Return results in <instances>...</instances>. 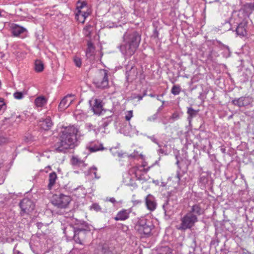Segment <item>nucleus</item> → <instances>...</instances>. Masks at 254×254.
<instances>
[{"mask_svg":"<svg viewBox=\"0 0 254 254\" xmlns=\"http://www.w3.org/2000/svg\"><path fill=\"white\" fill-rule=\"evenodd\" d=\"M78 128L74 126L63 127L60 132L59 140L55 145V149L59 152L65 153L68 149L77 145L80 136Z\"/></svg>","mask_w":254,"mask_h":254,"instance_id":"obj_1","label":"nucleus"},{"mask_svg":"<svg viewBox=\"0 0 254 254\" xmlns=\"http://www.w3.org/2000/svg\"><path fill=\"white\" fill-rule=\"evenodd\" d=\"M141 37L136 31H127L123 36V42L120 46L122 53L130 57L136 52L140 44Z\"/></svg>","mask_w":254,"mask_h":254,"instance_id":"obj_2","label":"nucleus"},{"mask_svg":"<svg viewBox=\"0 0 254 254\" xmlns=\"http://www.w3.org/2000/svg\"><path fill=\"white\" fill-rule=\"evenodd\" d=\"M198 218L188 212L180 218L181 223L176 226L177 230L185 231L190 229L198 222Z\"/></svg>","mask_w":254,"mask_h":254,"instance_id":"obj_3","label":"nucleus"},{"mask_svg":"<svg viewBox=\"0 0 254 254\" xmlns=\"http://www.w3.org/2000/svg\"><path fill=\"white\" fill-rule=\"evenodd\" d=\"M153 228L152 222L144 218L139 219L134 226V229L139 234L144 236L150 235Z\"/></svg>","mask_w":254,"mask_h":254,"instance_id":"obj_4","label":"nucleus"},{"mask_svg":"<svg viewBox=\"0 0 254 254\" xmlns=\"http://www.w3.org/2000/svg\"><path fill=\"white\" fill-rule=\"evenodd\" d=\"M76 9L75 18L79 22L83 23L90 13L87 2L84 0H79L76 3Z\"/></svg>","mask_w":254,"mask_h":254,"instance_id":"obj_5","label":"nucleus"},{"mask_svg":"<svg viewBox=\"0 0 254 254\" xmlns=\"http://www.w3.org/2000/svg\"><path fill=\"white\" fill-rule=\"evenodd\" d=\"M109 71L106 69H101L96 75L93 83L98 88L105 89L109 86Z\"/></svg>","mask_w":254,"mask_h":254,"instance_id":"obj_6","label":"nucleus"},{"mask_svg":"<svg viewBox=\"0 0 254 254\" xmlns=\"http://www.w3.org/2000/svg\"><path fill=\"white\" fill-rule=\"evenodd\" d=\"M71 200V197L63 193L56 194L53 195L51 199L52 203L60 208H65Z\"/></svg>","mask_w":254,"mask_h":254,"instance_id":"obj_7","label":"nucleus"},{"mask_svg":"<svg viewBox=\"0 0 254 254\" xmlns=\"http://www.w3.org/2000/svg\"><path fill=\"white\" fill-rule=\"evenodd\" d=\"M253 102L254 100L252 97L245 96L233 99L231 101V103L233 105L239 108H249L253 106Z\"/></svg>","mask_w":254,"mask_h":254,"instance_id":"obj_8","label":"nucleus"},{"mask_svg":"<svg viewBox=\"0 0 254 254\" xmlns=\"http://www.w3.org/2000/svg\"><path fill=\"white\" fill-rule=\"evenodd\" d=\"M19 205L21 209L20 214L22 216L29 214L34 210L35 207V204L33 202L27 198H24L21 200Z\"/></svg>","mask_w":254,"mask_h":254,"instance_id":"obj_9","label":"nucleus"},{"mask_svg":"<svg viewBox=\"0 0 254 254\" xmlns=\"http://www.w3.org/2000/svg\"><path fill=\"white\" fill-rule=\"evenodd\" d=\"M144 166V165H142L135 166L132 168L131 171L134 174L137 180L142 181L148 180L146 174L150 167L145 168Z\"/></svg>","mask_w":254,"mask_h":254,"instance_id":"obj_10","label":"nucleus"},{"mask_svg":"<svg viewBox=\"0 0 254 254\" xmlns=\"http://www.w3.org/2000/svg\"><path fill=\"white\" fill-rule=\"evenodd\" d=\"M89 227L85 224L83 227H76L74 229L73 239L76 243L82 245V241L84 239L87 232L89 231Z\"/></svg>","mask_w":254,"mask_h":254,"instance_id":"obj_11","label":"nucleus"},{"mask_svg":"<svg viewBox=\"0 0 254 254\" xmlns=\"http://www.w3.org/2000/svg\"><path fill=\"white\" fill-rule=\"evenodd\" d=\"M89 103L91 110L94 114L100 115L103 110V103L102 100L97 98H92Z\"/></svg>","mask_w":254,"mask_h":254,"instance_id":"obj_12","label":"nucleus"},{"mask_svg":"<svg viewBox=\"0 0 254 254\" xmlns=\"http://www.w3.org/2000/svg\"><path fill=\"white\" fill-rule=\"evenodd\" d=\"M138 74L137 68L133 65L128 64L126 66V79L128 82L136 79Z\"/></svg>","mask_w":254,"mask_h":254,"instance_id":"obj_13","label":"nucleus"},{"mask_svg":"<svg viewBox=\"0 0 254 254\" xmlns=\"http://www.w3.org/2000/svg\"><path fill=\"white\" fill-rule=\"evenodd\" d=\"M74 96L72 94H68L63 98L59 105V109L64 111L66 109L73 101Z\"/></svg>","mask_w":254,"mask_h":254,"instance_id":"obj_14","label":"nucleus"},{"mask_svg":"<svg viewBox=\"0 0 254 254\" xmlns=\"http://www.w3.org/2000/svg\"><path fill=\"white\" fill-rule=\"evenodd\" d=\"M163 208L165 215L170 217L175 212L174 202L173 200L168 198L166 202L163 204Z\"/></svg>","mask_w":254,"mask_h":254,"instance_id":"obj_15","label":"nucleus"},{"mask_svg":"<svg viewBox=\"0 0 254 254\" xmlns=\"http://www.w3.org/2000/svg\"><path fill=\"white\" fill-rule=\"evenodd\" d=\"M145 203L147 208L150 211H153L156 208L157 203L155 198L151 194H149L146 197Z\"/></svg>","mask_w":254,"mask_h":254,"instance_id":"obj_16","label":"nucleus"},{"mask_svg":"<svg viewBox=\"0 0 254 254\" xmlns=\"http://www.w3.org/2000/svg\"><path fill=\"white\" fill-rule=\"evenodd\" d=\"M53 125V123L50 117H47L45 119L40 120L39 122V126L45 130L50 129Z\"/></svg>","mask_w":254,"mask_h":254,"instance_id":"obj_17","label":"nucleus"},{"mask_svg":"<svg viewBox=\"0 0 254 254\" xmlns=\"http://www.w3.org/2000/svg\"><path fill=\"white\" fill-rule=\"evenodd\" d=\"M98 250V254H115L114 248L110 247L107 244L99 246Z\"/></svg>","mask_w":254,"mask_h":254,"instance_id":"obj_18","label":"nucleus"},{"mask_svg":"<svg viewBox=\"0 0 254 254\" xmlns=\"http://www.w3.org/2000/svg\"><path fill=\"white\" fill-rule=\"evenodd\" d=\"M130 213L129 209H123L117 213L114 219L116 221H125L129 218Z\"/></svg>","mask_w":254,"mask_h":254,"instance_id":"obj_19","label":"nucleus"},{"mask_svg":"<svg viewBox=\"0 0 254 254\" xmlns=\"http://www.w3.org/2000/svg\"><path fill=\"white\" fill-rule=\"evenodd\" d=\"M188 212L192 214L193 215H194L198 218V216L203 214L204 210L199 204H195L190 207V209Z\"/></svg>","mask_w":254,"mask_h":254,"instance_id":"obj_20","label":"nucleus"},{"mask_svg":"<svg viewBox=\"0 0 254 254\" xmlns=\"http://www.w3.org/2000/svg\"><path fill=\"white\" fill-rule=\"evenodd\" d=\"M247 24L246 22H241L237 26L236 32L237 35L245 36L247 35Z\"/></svg>","mask_w":254,"mask_h":254,"instance_id":"obj_21","label":"nucleus"},{"mask_svg":"<svg viewBox=\"0 0 254 254\" xmlns=\"http://www.w3.org/2000/svg\"><path fill=\"white\" fill-rule=\"evenodd\" d=\"M26 32L25 28L17 25H15L12 28V33L14 36H21V35Z\"/></svg>","mask_w":254,"mask_h":254,"instance_id":"obj_22","label":"nucleus"},{"mask_svg":"<svg viewBox=\"0 0 254 254\" xmlns=\"http://www.w3.org/2000/svg\"><path fill=\"white\" fill-rule=\"evenodd\" d=\"M95 47L91 41H88L87 49L86 51V56L87 58H89L94 55L95 52Z\"/></svg>","mask_w":254,"mask_h":254,"instance_id":"obj_23","label":"nucleus"},{"mask_svg":"<svg viewBox=\"0 0 254 254\" xmlns=\"http://www.w3.org/2000/svg\"><path fill=\"white\" fill-rule=\"evenodd\" d=\"M57 179V174L55 172L50 173L49 175V184L48 185V188L51 190L56 183Z\"/></svg>","mask_w":254,"mask_h":254,"instance_id":"obj_24","label":"nucleus"},{"mask_svg":"<svg viewBox=\"0 0 254 254\" xmlns=\"http://www.w3.org/2000/svg\"><path fill=\"white\" fill-rule=\"evenodd\" d=\"M199 110H194L192 107H189L187 108V114H188V120L190 123L192 118L195 117L198 114Z\"/></svg>","mask_w":254,"mask_h":254,"instance_id":"obj_25","label":"nucleus"},{"mask_svg":"<svg viewBox=\"0 0 254 254\" xmlns=\"http://www.w3.org/2000/svg\"><path fill=\"white\" fill-rule=\"evenodd\" d=\"M47 102V99L44 96H39L37 97L34 101L35 105L38 107H42Z\"/></svg>","mask_w":254,"mask_h":254,"instance_id":"obj_26","label":"nucleus"},{"mask_svg":"<svg viewBox=\"0 0 254 254\" xmlns=\"http://www.w3.org/2000/svg\"><path fill=\"white\" fill-rule=\"evenodd\" d=\"M93 30V27L90 24L86 25L83 29V33L86 37L90 38Z\"/></svg>","mask_w":254,"mask_h":254,"instance_id":"obj_27","label":"nucleus"},{"mask_svg":"<svg viewBox=\"0 0 254 254\" xmlns=\"http://www.w3.org/2000/svg\"><path fill=\"white\" fill-rule=\"evenodd\" d=\"M104 149H105V148L103 147V144L101 143H97L91 145L89 147V150L92 152L103 150Z\"/></svg>","mask_w":254,"mask_h":254,"instance_id":"obj_28","label":"nucleus"},{"mask_svg":"<svg viewBox=\"0 0 254 254\" xmlns=\"http://www.w3.org/2000/svg\"><path fill=\"white\" fill-rule=\"evenodd\" d=\"M157 254H173V253L171 249L168 246H165L159 248Z\"/></svg>","mask_w":254,"mask_h":254,"instance_id":"obj_29","label":"nucleus"},{"mask_svg":"<svg viewBox=\"0 0 254 254\" xmlns=\"http://www.w3.org/2000/svg\"><path fill=\"white\" fill-rule=\"evenodd\" d=\"M44 69L43 63L39 60H37L35 62V69L37 72H41Z\"/></svg>","mask_w":254,"mask_h":254,"instance_id":"obj_30","label":"nucleus"},{"mask_svg":"<svg viewBox=\"0 0 254 254\" xmlns=\"http://www.w3.org/2000/svg\"><path fill=\"white\" fill-rule=\"evenodd\" d=\"M181 92V87L179 85H174L171 89V93L174 95H179Z\"/></svg>","mask_w":254,"mask_h":254,"instance_id":"obj_31","label":"nucleus"},{"mask_svg":"<svg viewBox=\"0 0 254 254\" xmlns=\"http://www.w3.org/2000/svg\"><path fill=\"white\" fill-rule=\"evenodd\" d=\"M6 108V105L4 101V99L0 98V115L2 114Z\"/></svg>","mask_w":254,"mask_h":254,"instance_id":"obj_32","label":"nucleus"},{"mask_svg":"<svg viewBox=\"0 0 254 254\" xmlns=\"http://www.w3.org/2000/svg\"><path fill=\"white\" fill-rule=\"evenodd\" d=\"M112 121L111 117H108L103 119L102 127L105 128Z\"/></svg>","mask_w":254,"mask_h":254,"instance_id":"obj_33","label":"nucleus"},{"mask_svg":"<svg viewBox=\"0 0 254 254\" xmlns=\"http://www.w3.org/2000/svg\"><path fill=\"white\" fill-rule=\"evenodd\" d=\"M90 209H93L96 212H101L102 211V208L99 205V204L97 203H94L92 204V205L91 206Z\"/></svg>","mask_w":254,"mask_h":254,"instance_id":"obj_34","label":"nucleus"},{"mask_svg":"<svg viewBox=\"0 0 254 254\" xmlns=\"http://www.w3.org/2000/svg\"><path fill=\"white\" fill-rule=\"evenodd\" d=\"M73 62L75 65L78 67H80L82 64L81 60L80 58L75 56L73 59Z\"/></svg>","mask_w":254,"mask_h":254,"instance_id":"obj_35","label":"nucleus"},{"mask_svg":"<svg viewBox=\"0 0 254 254\" xmlns=\"http://www.w3.org/2000/svg\"><path fill=\"white\" fill-rule=\"evenodd\" d=\"M180 117L179 113L177 112H175L172 115L170 119L173 120V121H175L179 119Z\"/></svg>","mask_w":254,"mask_h":254,"instance_id":"obj_36","label":"nucleus"},{"mask_svg":"<svg viewBox=\"0 0 254 254\" xmlns=\"http://www.w3.org/2000/svg\"><path fill=\"white\" fill-rule=\"evenodd\" d=\"M13 96L16 99H21L23 97V94L22 92H16L13 94Z\"/></svg>","mask_w":254,"mask_h":254,"instance_id":"obj_37","label":"nucleus"},{"mask_svg":"<svg viewBox=\"0 0 254 254\" xmlns=\"http://www.w3.org/2000/svg\"><path fill=\"white\" fill-rule=\"evenodd\" d=\"M8 141L7 137L4 136L2 133H0V144H3Z\"/></svg>","mask_w":254,"mask_h":254,"instance_id":"obj_38","label":"nucleus"},{"mask_svg":"<svg viewBox=\"0 0 254 254\" xmlns=\"http://www.w3.org/2000/svg\"><path fill=\"white\" fill-rule=\"evenodd\" d=\"M132 116H133L132 111H131V110L128 111L126 113L125 119L127 121H129L131 119V118L132 117Z\"/></svg>","mask_w":254,"mask_h":254,"instance_id":"obj_39","label":"nucleus"},{"mask_svg":"<svg viewBox=\"0 0 254 254\" xmlns=\"http://www.w3.org/2000/svg\"><path fill=\"white\" fill-rule=\"evenodd\" d=\"M147 91L146 90L144 91L142 95H137L133 97V98H137L138 99V101H140L142 99L143 97L145 96L147 94Z\"/></svg>","mask_w":254,"mask_h":254,"instance_id":"obj_40","label":"nucleus"},{"mask_svg":"<svg viewBox=\"0 0 254 254\" xmlns=\"http://www.w3.org/2000/svg\"><path fill=\"white\" fill-rule=\"evenodd\" d=\"M149 138L152 141H153L155 143L157 144L159 147H161V145L159 144V143L157 141V139L156 138H155V137L154 136H150V137H149Z\"/></svg>","mask_w":254,"mask_h":254,"instance_id":"obj_41","label":"nucleus"},{"mask_svg":"<svg viewBox=\"0 0 254 254\" xmlns=\"http://www.w3.org/2000/svg\"><path fill=\"white\" fill-rule=\"evenodd\" d=\"M93 170L95 171V172H93L94 176H95V178L96 179H99L100 178V177L97 176V172H96L97 170V168L95 166L92 167L90 168V171H92Z\"/></svg>","mask_w":254,"mask_h":254,"instance_id":"obj_42","label":"nucleus"},{"mask_svg":"<svg viewBox=\"0 0 254 254\" xmlns=\"http://www.w3.org/2000/svg\"><path fill=\"white\" fill-rule=\"evenodd\" d=\"M137 155L138 152L137 151H134V152H133L132 153L128 155V157L131 158H135L137 156Z\"/></svg>","mask_w":254,"mask_h":254,"instance_id":"obj_43","label":"nucleus"},{"mask_svg":"<svg viewBox=\"0 0 254 254\" xmlns=\"http://www.w3.org/2000/svg\"><path fill=\"white\" fill-rule=\"evenodd\" d=\"M157 114H154L152 116L149 117L148 118V121H153L157 119Z\"/></svg>","mask_w":254,"mask_h":254,"instance_id":"obj_44","label":"nucleus"},{"mask_svg":"<svg viewBox=\"0 0 254 254\" xmlns=\"http://www.w3.org/2000/svg\"><path fill=\"white\" fill-rule=\"evenodd\" d=\"M158 153L162 155H167V151L164 150L163 149L160 148L158 150Z\"/></svg>","mask_w":254,"mask_h":254,"instance_id":"obj_45","label":"nucleus"},{"mask_svg":"<svg viewBox=\"0 0 254 254\" xmlns=\"http://www.w3.org/2000/svg\"><path fill=\"white\" fill-rule=\"evenodd\" d=\"M176 177L178 179V182L179 183L181 180L180 172L179 171L177 172Z\"/></svg>","mask_w":254,"mask_h":254,"instance_id":"obj_46","label":"nucleus"},{"mask_svg":"<svg viewBox=\"0 0 254 254\" xmlns=\"http://www.w3.org/2000/svg\"><path fill=\"white\" fill-rule=\"evenodd\" d=\"M108 200L113 203H115L116 202V200L115 198L114 197H110L109 199H108Z\"/></svg>","mask_w":254,"mask_h":254,"instance_id":"obj_47","label":"nucleus"},{"mask_svg":"<svg viewBox=\"0 0 254 254\" xmlns=\"http://www.w3.org/2000/svg\"><path fill=\"white\" fill-rule=\"evenodd\" d=\"M220 150L224 154L226 153V148L223 145L220 147Z\"/></svg>","mask_w":254,"mask_h":254,"instance_id":"obj_48","label":"nucleus"},{"mask_svg":"<svg viewBox=\"0 0 254 254\" xmlns=\"http://www.w3.org/2000/svg\"><path fill=\"white\" fill-rule=\"evenodd\" d=\"M14 254H23L21 252L18 250H15V249L13 250Z\"/></svg>","mask_w":254,"mask_h":254,"instance_id":"obj_49","label":"nucleus"},{"mask_svg":"<svg viewBox=\"0 0 254 254\" xmlns=\"http://www.w3.org/2000/svg\"><path fill=\"white\" fill-rule=\"evenodd\" d=\"M72 162L73 164H76L78 162V159L76 158L73 157L72 158Z\"/></svg>","mask_w":254,"mask_h":254,"instance_id":"obj_50","label":"nucleus"},{"mask_svg":"<svg viewBox=\"0 0 254 254\" xmlns=\"http://www.w3.org/2000/svg\"><path fill=\"white\" fill-rule=\"evenodd\" d=\"M239 254H249L248 252L242 251L241 252H239Z\"/></svg>","mask_w":254,"mask_h":254,"instance_id":"obj_51","label":"nucleus"},{"mask_svg":"<svg viewBox=\"0 0 254 254\" xmlns=\"http://www.w3.org/2000/svg\"><path fill=\"white\" fill-rule=\"evenodd\" d=\"M45 172H46V173H47V172H48V170H47V169L51 170V167H50V166H47V167H46V168H45Z\"/></svg>","mask_w":254,"mask_h":254,"instance_id":"obj_52","label":"nucleus"},{"mask_svg":"<svg viewBox=\"0 0 254 254\" xmlns=\"http://www.w3.org/2000/svg\"><path fill=\"white\" fill-rule=\"evenodd\" d=\"M179 163V161L177 160V161L176 162V164L178 165V167H179V169H180L181 167L180 166Z\"/></svg>","mask_w":254,"mask_h":254,"instance_id":"obj_53","label":"nucleus"},{"mask_svg":"<svg viewBox=\"0 0 254 254\" xmlns=\"http://www.w3.org/2000/svg\"><path fill=\"white\" fill-rule=\"evenodd\" d=\"M134 202L136 204H138V203H141V200H135L134 201Z\"/></svg>","mask_w":254,"mask_h":254,"instance_id":"obj_54","label":"nucleus"},{"mask_svg":"<svg viewBox=\"0 0 254 254\" xmlns=\"http://www.w3.org/2000/svg\"><path fill=\"white\" fill-rule=\"evenodd\" d=\"M118 156L120 157H122L123 156V154L120 152H118Z\"/></svg>","mask_w":254,"mask_h":254,"instance_id":"obj_55","label":"nucleus"},{"mask_svg":"<svg viewBox=\"0 0 254 254\" xmlns=\"http://www.w3.org/2000/svg\"><path fill=\"white\" fill-rule=\"evenodd\" d=\"M4 180V179L3 178H2V179L0 180V184H2L3 183Z\"/></svg>","mask_w":254,"mask_h":254,"instance_id":"obj_56","label":"nucleus"},{"mask_svg":"<svg viewBox=\"0 0 254 254\" xmlns=\"http://www.w3.org/2000/svg\"><path fill=\"white\" fill-rule=\"evenodd\" d=\"M149 96L151 97H155V95L154 94H150L149 95Z\"/></svg>","mask_w":254,"mask_h":254,"instance_id":"obj_57","label":"nucleus"},{"mask_svg":"<svg viewBox=\"0 0 254 254\" xmlns=\"http://www.w3.org/2000/svg\"><path fill=\"white\" fill-rule=\"evenodd\" d=\"M157 99H158V100L161 101L163 104L164 103V101H161V99H159L158 97L157 98Z\"/></svg>","mask_w":254,"mask_h":254,"instance_id":"obj_58","label":"nucleus"}]
</instances>
